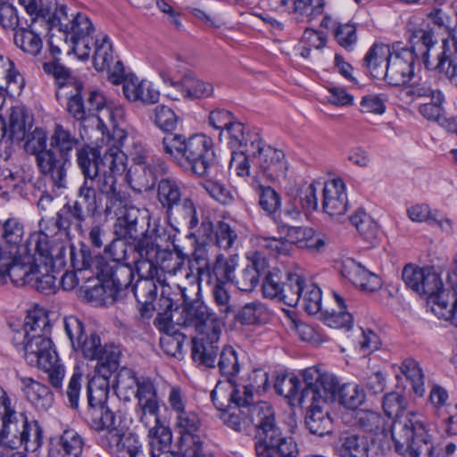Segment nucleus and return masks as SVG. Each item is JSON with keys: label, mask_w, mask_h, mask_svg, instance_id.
<instances>
[{"label": "nucleus", "mask_w": 457, "mask_h": 457, "mask_svg": "<svg viewBox=\"0 0 457 457\" xmlns=\"http://www.w3.org/2000/svg\"><path fill=\"white\" fill-rule=\"evenodd\" d=\"M134 168H132L133 181L138 187V191H148L155 185L157 178L168 170L166 163L160 159H154L140 150L132 154Z\"/></svg>", "instance_id": "ddd939ff"}, {"label": "nucleus", "mask_w": 457, "mask_h": 457, "mask_svg": "<svg viewBox=\"0 0 457 457\" xmlns=\"http://www.w3.org/2000/svg\"><path fill=\"white\" fill-rule=\"evenodd\" d=\"M221 411L220 419L223 423L229 428L241 433H250L248 416L245 413V403L242 404L237 403H228L223 406Z\"/></svg>", "instance_id": "a19ab883"}, {"label": "nucleus", "mask_w": 457, "mask_h": 457, "mask_svg": "<svg viewBox=\"0 0 457 457\" xmlns=\"http://www.w3.org/2000/svg\"><path fill=\"white\" fill-rule=\"evenodd\" d=\"M151 120L160 129L171 134L177 129L179 117L170 107L161 104L153 110Z\"/></svg>", "instance_id": "338daca9"}, {"label": "nucleus", "mask_w": 457, "mask_h": 457, "mask_svg": "<svg viewBox=\"0 0 457 457\" xmlns=\"http://www.w3.org/2000/svg\"><path fill=\"white\" fill-rule=\"evenodd\" d=\"M151 451L149 453L155 457L164 453L166 457L177 456L171 450L172 434L168 427L154 426L148 430Z\"/></svg>", "instance_id": "c03bdc74"}, {"label": "nucleus", "mask_w": 457, "mask_h": 457, "mask_svg": "<svg viewBox=\"0 0 457 457\" xmlns=\"http://www.w3.org/2000/svg\"><path fill=\"white\" fill-rule=\"evenodd\" d=\"M221 328H214L212 331L198 334L192 339V358L208 368L216 367V357L219 353V340Z\"/></svg>", "instance_id": "412c9836"}, {"label": "nucleus", "mask_w": 457, "mask_h": 457, "mask_svg": "<svg viewBox=\"0 0 457 457\" xmlns=\"http://www.w3.org/2000/svg\"><path fill=\"white\" fill-rule=\"evenodd\" d=\"M402 278L407 287L411 288L427 300L442 289L443 281L439 275L430 267L420 268L407 264L403 270Z\"/></svg>", "instance_id": "4468645a"}, {"label": "nucleus", "mask_w": 457, "mask_h": 457, "mask_svg": "<svg viewBox=\"0 0 457 457\" xmlns=\"http://www.w3.org/2000/svg\"><path fill=\"white\" fill-rule=\"evenodd\" d=\"M349 220L364 240L371 244L375 242L379 234L378 226L363 209H358Z\"/></svg>", "instance_id": "5fc2aeb1"}, {"label": "nucleus", "mask_w": 457, "mask_h": 457, "mask_svg": "<svg viewBox=\"0 0 457 457\" xmlns=\"http://www.w3.org/2000/svg\"><path fill=\"white\" fill-rule=\"evenodd\" d=\"M332 296L337 303L339 312H328L323 310L320 298L316 301V314L320 313V319L325 325L333 328H346L350 329L353 326V317L351 313L345 311L346 306L345 300L336 292H331Z\"/></svg>", "instance_id": "473e14b6"}, {"label": "nucleus", "mask_w": 457, "mask_h": 457, "mask_svg": "<svg viewBox=\"0 0 457 457\" xmlns=\"http://www.w3.org/2000/svg\"><path fill=\"white\" fill-rule=\"evenodd\" d=\"M158 264L147 261H134L139 279L134 286H131L130 292L133 293L137 303H145L148 300L155 299L157 287L154 278L157 274Z\"/></svg>", "instance_id": "4be33fe9"}, {"label": "nucleus", "mask_w": 457, "mask_h": 457, "mask_svg": "<svg viewBox=\"0 0 457 457\" xmlns=\"http://www.w3.org/2000/svg\"><path fill=\"white\" fill-rule=\"evenodd\" d=\"M49 151L43 154V163L49 164V180L58 189L67 187V164L71 153L79 140L62 125H56L50 137Z\"/></svg>", "instance_id": "39448f33"}, {"label": "nucleus", "mask_w": 457, "mask_h": 457, "mask_svg": "<svg viewBox=\"0 0 457 457\" xmlns=\"http://www.w3.org/2000/svg\"><path fill=\"white\" fill-rule=\"evenodd\" d=\"M427 307L439 320L457 328V296L444 286L427 300Z\"/></svg>", "instance_id": "cd10ccee"}, {"label": "nucleus", "mask_w": 457, "mask_h": 457, "mask_svg": "<svg viewBox=\"0 0 457 457\" xmlns=\"http://www.w3.org/2000/svg\"><path fill=\"white\" fill-rule=\"evenodd\" d=\"M179 322L184 327L194 328L198 334L207 333L214 328H221L216 314L211 312L199 298H195L192 303L184 306Z\"/></svg>", "instance_id": "f3484780"}, {"label": "nucleus", "mask_w": 457, "mask_h": 457, "mask_svg": "<svg viewBox=\"0 0 457 457\" xmlns=\"http://www.w3.org/2000/svg\"><path fill=\"white\" fill-rule=\"evenodd\" d=\"M73 202L79 205L86 218L87 216L95 217L100 212V210L104 212L103 199L93 187L92 180H83L78 189L77 199Z\"/></svg>", "instance_id": "f704fd0d"}, {"label": "nucleus", "mask_w": 457, "mask_h": 457, "mask_svg": "<svg viewBox=\"0 0 457 457\" xmlns=\"http://www.w3.org/2000/svg\"><path fill=\"white\" fill-rule=\"evenodd\" d=\"M127 134L123 129H114L113 138L119 145H112L104 154V165L96 177H93V187L100 197L104 199V214L110 215L125 208L127 205L126 193L118 188L116 176L126 169V154L120 149Z\"/></svg>", "instance_id": "7ed1b4c3"}, {"label": "nucleus", "mask_w": 457, "mask_h": 457, "mask_svg": "<svg viewBox=\"0 0 457 457\" xmlns=\"http://www.w3.org/2000/svg\"><path fill=\"white\" fill-rule=\"evenodd\" d=\"M169 223L175 230L192 229L198 224L196 208L189 197H184L179 203L165 211Z\"/></svg>", "instance_id": "c85d7f7f"}, {"label": "nucleus", "mask_w": 457, "mask_h": 457, "mask_svg": "<svg viewBox=\"0 0 457 457\" xmlns=\"http://www.w3.org/2000/svg\"><path fill=\"white\" fill-rule=\"evenodd\" d=\"M264 259L255 257L233 277V282L241 291L251 292L259 283V278L266 269Z\"/></svg>", "instance_id": "e433bc0d"}, {"label": "nucleus", "mask_w": 457, "mask_h": 457, "mask_svg": "<svg viewBox=\"0 0 457 457\" xmlns=\"http://www.w3.org/2000/svg\"><path fill=\"white\" fill-rule=\"evenodd\" d=\"M23 86V79L16 70L14 63L0 54V87L16 91Z\"/></svg>", "instance_id": "4d7b16f0"}, {"label": "nucleus", "mask_w": 457, "mask_h": 457, "mask_svg": "<svg viewBox=\"0 0 457 457\" xmlns=\"http://www.w3.org/2000/svg\"><path fill=\"white\" fill-rule=\"evenodd\" d=\"M268 383V373L262 369H256L248 374L242 390L235 385L230 392H227V385L219 381L211 393L212 401L217 409H222L228 403H249L253 401V393L266 390Z\"/></svg>", "instance_id": "0eeeda50"}, {"label": "nucleus", "mask_w": 457, "mask_h": 457, "mask_svg": "<svg viewBox=\"0 0 457 457\" xmlns=\"http://www.w3.org/2000/svg\"><path fill=\"white\" fill-rule=\"evenodd\" d=\"M341 386L336 375L316 365V402L332 403L337 399Z\"/></svg>", "instance_id": "58836bf2"}, {"label": "nucleus", "mask_w": 457, "mask_h": 457, "mask_svg": "<svg viewBox=\"0 0 457 457\" xmlns=\"http://www.w3.org/2000/svg\"><path fill=\"white\" fill-rule=\"evenodd\" d=\"M161 330H164V334L160 338V345L162 351L170 356L181 358L186 336L179 331L170 332L167 324L163 325Z\"/></svg>", "instance_id": "bf43d9fd"}, {"label": "nucleus", "mask_w": 457, "mask_h": 457, "mask_svg": "<svg viewBox=\"0 0 457 457\" xmlns=\"http://www.w3.org/2000/svg\"><path fill=\"white\" fill-rule=\"evenodd\" d=\"M166 230L163 227L154 224L152 230L143 234L142 237L134 243V251L137 253L135 260L147 261L150 262L159 263V257L162 255V260L166 256L171 257L170 253L161 250V242L165 240Z\"/></svg>", "instance_id": "6ab92c4d"}, {"label": "nucleus", "mask_w": 457, "mask_h": 457, "mask_svg": "<svg viewBox=\"0 0 457 457\" xmlns=\"http://www.w3.org/2000/svg\"><path fill=\"white\" fill-rule=\"evenodd\" d=\"M436 43L432 31L413 30L409 37L410 46L391 53L387 60L386 83L395 87L409 83L415 75V61L421 57L425 64L426 51L433 49Z\"/></svg>", "instance_id": "20e7f679"}, {"label": "nucleus", "mask_w": 457, "mask_h": 457, "mask_svg": "<svg viewBox=\"0 0 457 457\" xmlns=\"http://www.w3.org/2000/svg\"><path fill=\"white\" fill-rule=\"evenodd\" d=\"M86 219L78 204L68 202L57 212L54 226L58 230H68L73 224L80 228Z\"/></svg>", "instance_id": "603ef678"}, {"label": "nucleus", "mask_w": 457, "mask_h": 457, "mask_svg": "<svg viewBox=\"0 0 457 457\" xmlns=\"http://www.w3.org/2000/svg\"><path fill=\"white\" fill-rule=\"evenodd\" d=\"M77 165L84 177V180H92L106 165H104V155L99 150L89 145H83L77 150Z\"/></svg>", "instance_id": "72a5a7b5"}, {"label": "nucleus", "mask_w": 457, "mask_h": 457, "mask_svg": "<svg viewBox=\"0 0 457 457\" xmlns=\"http://www.w3.org/2000/svg\"><path fill=\"white\" fill-rule=\"evenodd\" d=\"M248 154L252 157V163L259 167L270 181L287 177L288 165L285 154L267 145L260 136H253L252 138Z\"/></svg>", "instance_id": "9d476101"}, {"label": "nucleus", "mask_w": 457, "mask_h": 457, "mask_svg": "<svg viewBox=\"0 0 457 457\" xmlns=\"http://www.w3.org/2000/svg\"><path fill=\"white\" fill-rule=\"evenodd\" d=\"M425 54L426 69L444 74L457 87V37H453L451 44L449 40H442L440 51L434 46L433 49L428 48Z\"/></svg>", "instance_id": "f8f14e48"}, {"label": "nucleus", "mask_w": 457, "mask_h": 457, "mask_svg": "<svg viewBox=\"0 0 457 457\" xmlns=\"http://www.w3.org/2000/svg\"><path fill=\"white\" fill-rule=\"evenodd\" d=\"M96 262L97 276L102 281L103 299L110 303L124 299L130 293L134 278L130 263L104 262L103 258Z\"/></svg>", "instance_id": "423d86ee"}, {"label": "nucleus", "mask_w": 457, "mask_h": 457, "mask_svg": "<svg viewBox=\"0 0 457 457\" xmlns=\"http://www.w3.org/2000/svg\"><path fill=\"white\" fill-rule=\"evenodd\" d=\"M255 452L257 457H297L299 453L293 437L285 435L279 428L259 439Z\"/></svg>", "instance_id": "a211bd4d"}, {"label": "nucleus", "mask_w": 457, "mask_h": 457, "mask_svg": "<svg viewBox=\"0 0 457 457\" xmlns=\"http://www.w3.org/2000/svg\"><path fill=\"white\" fill-rule=\"evenodd\" d=\"M341 273L345 278L363 291L374 292L382 286V280L377 274L369 271L353 259L343 262Z\"/></svg>", "instance_id": "a878e982"}, {"label": "nucleus", "mask_w": 457, "mask_h": 457, "mask_svg": "<svg viewBox=\"0 0 457 457\" xmlns=\"http://www.w3.org/2000/svg\"><path fill=\"white\" fill-rule=\"evenodd\" d=\"M24 358L32 367L49 368L54 361H57V353L53 348L51 338L30 339L23 345Z\"/></svg>", "instance_id": "393cba45"}, {"label": "nucleus", "mask_w": 457, "mask_h": 457, "mask_svg": "<svg viewBox=\"0 0 457 457\" xmlns=\"http://www.w3.org/2000/svg\"><path fill=\"white\" fill-rule=\"evenodd\" d=\"M248 154L252 157V163L259 167L270 181L287 177L288 165L285 154L267 145L260 136H253L252 138Z\"/></svg>", "instance_id": "1a4fd4ad"}, {"label": "nucleus", "mask_w": 457, "mask_h": 457, "mask_svg": "<svg viewBox=\"0 0 457 457\" xmlns=\"http://www.w3.org/2000/svg\"><path fill=\"white\" fill-rule=\"evenodd\" d=\"M13 40L18 47L32 56L37 55L43 47V42L39 35L25 28H20L14 32Z\"/></svg>", "instance_id": "052dcab7"}, {"label": "nucleus", "mask_w": 457, "mask_h": 457, "mask_svg": "<svg viewBox=\"0 0 457 457\" xmlns=\"http://www.w3.org/2000/svg\"><path fill=\"white\" fill-rule=\"evenodd\" d=\"M342 457H369V442L366 436L344 431L340 435Z\"/></svg>", "instance_id": "8fccbe9b"}, {"label": "nucleus", "mask_w": 457, "mask_h": 457, "mask_svg": "<svg viewBox=\"0 0 457 457\" xmlns=\"http://www.w3.org/2000/svg\"><path fill=\"white\" fill-rule=\"evenodd\" d=\"M356 424L362 430L370 433H385V419L380 413L370 410H361L355 415Z\"/></svg>", "instance_id": "0e129e2a"}, {"label": "nucleus", "mask_w": 457, "mask_h": 457, "mask_svg": "<svg viewBox=\"0 0 457 457\" xmlns=\"http://www.w3.org/2000/svg\"><path fill=\"white\" fill-rule=\"evenodd\" d=\"M278 299L288 306H295L303 301V309L310 314H314L312 294V291L303 295L304 279L298 274L285 272V279L281 287Z\"/></svg>", "instance_id": "aec40b11"}, {"label": "nucleus", "mask_w": 457, "mask_h": 457, "mask_svg": "<svg viewBox=\"0 0 457 457\" xmlns=\"http://www.w3.org/2000/svg\"><path fill=\"white\" fill-rule=\"evenodd\" d=\"M212 294L216 306L224 318L228 317V315L232 313H236V305L231 303V298L225 287V283L220 278L215 279Z\"/></svg>", "instance_id": "774afa93"}, {"label": "nucleus", "mask_w": 457, "mask_h": 457, "mask_svg": "<svg viewBox=\"0 0 457 457\" xmlns=\"http://www.w3.org/2000/svg\"><path fill=\"white\" fill-rule=\"evenodd\" d=\"M29 244L35 245L36 253L42 259L46 266L52 264L54 259H62L65 252L62 242L50 241L46 233L32 236Z\"/></svg>", "instance_id": "4c0bfd02"}, {"label": "nucleus", "mask_w": 457, "mask_h": 457, "mask_svg": "<svg viewBox=\"0 0 457 457\" xmlns=\"http://www.w3.org/2000/svg\"><path fill=\"white\" fill-rule=\"evenodd\" d=\"M84 439L74 429H65L59 436L57 443L52 445L48 452L49 457H79L84 449Z\"/></svg>", "instance_id": "2f4dec72"}, {"label": "nucleus", "mask_w": 457, "mask_h": 457, "mask_svg": "<svg viewBox=\"0 0 457 457\" xmlns=\"http://www.w3.org/2000/svg\"><path fill=\"white\" fill-rule=\"evenodd\" d=\"M322 196V204H332L339 205L340 208L348 205L345 185L340 178L325 182Z\"/></svg>", "instance_id": "13d9d810"}, {"label": "nucleus", "mask_w": 457, "mask_h": 457, "mask_svg": "<svg viewBox=\"0 0 457 457\" xmlns=\"http://www.w3.org/2000/svg\"><path fill=\"white\" fill-rule=\"evenodd\" d=\"M217 366L220 375L227 378L226 382L221 383L227 385V392L231 391L236 385L233 378L240 370L237 352L231 346L224 347L220 353Z\"/></svg>", "instance_id": "de8ad7c7"}, {"label": "nucleus", "mask_w": 457, "mask_h": 457, "mask_svg": "<svg viewBox=\"0 0 457 457\" xmlns=\"http://www.w3.org/2000/svg\"><path fill=\"white\" fill-rule=\"evenodd\" d=\"M401 370L411 382L413 393L418 396H423L425 393V378L419 362L414 359L407 358L403 361Z\"/></svg>", "instance_id": "e2e57ef3"}, {"label": "nucleus", "mask_w": 457, "mask_h": 457, "mask_svg": "<svg viewBox=\"0 0 457 457\" xmlns=\"http://www.w3.org/2000/svg\"><path fill=\"white\" fill-rule=\"evenodd\" d=\"M109 381L103 377H94L87 383V409H96L106 406L109 397Z\"/></svg>", "instance_id": "864d4df0"}, {"label": "nucleus", "mask_w": 457, "mask_h": 457, "mask_svg": "<svg viewBox=\"0 0 457 457\" xmlns=\"http://www.w3.org/2000/svg\"><path fill=\"white\" fill-rule=\"evenodd\" d=\"M163 152L185 170L199 177H207L215 167L216 158L212 139L204 134L186 137L181 134H168L162 140Z\"/></svg>", "instance_id": "f03ea898"}, {"label": "nucleus", "mask_w": 457, "mask_h": 457, "mask_svg": "<svg viewBox=\"0 0 457 457\" xmlns=\"http://www.w3.org/2000/svg\"><path fill=\"white\" fill-rule=\"evenodd\" d=\"M365 393L357 385L346 383L341 386L337 395L339 403L349 410H356L365 402Z\"/></svg>", "instance_id": "69168bd1"}, {"label": "nucleus", "mask_w": 457, "mask_h": 457, "mask_svg": "<svg viewBox=\"0 0 457 457\" xmlns=\"http://www.w3.org/2000/svg\"><path fill=\"white\" fill-rule=\"evenodd\" d=\"M382 407L389 419L395 452L405 457H432L434 445L422 420L414 412L403 415L407 400L397 392L383 397Z\"/></svg>", "instance_id": "f257e3e1"}, {"label": "nucleus", "mask_w": 457, "mask_h": 457, "mask_svg": "<svg viewBox=\"0 0 457 457\" xmlns=\"http://www.w3.org/2000/svg\"><path fill=\"white\" fill-rule=\"evenodd\" d=\"M150 227V214L147 209L135 206L126 208L123 215L114 224L118 237L133 239L135 243L147 232Z\"/></svg>", "instance_id": "dca6fc26"}, {"label": "nucleus", "mask_w": 457, "mask_h": 457, "mask_svg": "<svg viewBox=\"0 0 457 457\" xmlns=\"http://www.w3.org/2000/svg\"><path fill=\"white\" fill-rule=\"evenodd\" d=\"M179 86L181 87V95L185 98L209 97L213 93L212 84L191 76H185Z\"/></svg>", "instance_id": "680f3d73"}, {"label": "nucleus", "mask_w": 457, "mask_h": 457, "mask_svg": "<svg viewBox=\"0 0 457 457\" xmlns=\"http://www.w3.org/2000/svg\"><path fill=\"white\" fill-rule=\"evenodd\" d=\"M176 427L180 434L179 452L184 457L199 456L202 452V441L195 433L200 427V419L193 411L186 410L176 417Z\"/></svg>", "instance_id": "2eb2a0df"}, {"label": "nucleus", "mask_w": 457, "mask_h": 457, "mask_svg": "<svg viewBox=\"0 0 457 457\" xmlns=\"http://www.w3.org/2000/svg\"><path fill=\"white\" fill-rule=\"evenodd\" d=\"M124 96L130 102H139L145 105L156 104L159 101L160 93L153 84L145 79L140 80L135 75L124 79L122 86Z\"/></svg>", "instance_id": "c756f323"}, {"label": "nucleus", "mask_w": 457, "mask_h": 457, "mask_svg": "<svg viewBox=\"0 0 457 457\" xmlns=\"http://www.w3.org/2000/svg\"><path fill=\"white\" fill-rule=\"evenodd\" d=\"M233 314L242 325L264 324L270 317L268 308L260 302L248 303Z\"/></svg>", "instance_id": "3c124183"}, {"label": "nucleus", "mask_w": 457, "mask_h": 457, "mask_svg": "<svg viewBox=\"0 0 457 457\" xmlns=\"http://www.w3.org/2000/svg\"><path fill=\"white\" fill-rule=\"evenodd\" d=\"M86 415L91 428L98 432L104 430V428H112L118 421L116 413L108 405L96 409H87Z\"/></svg>", "instance_id": "6e6d98bb"}, {"label": "nucleus", "mask_w": 457, "mask_h": 457, "mask_svg": "<svg viewBox=\"0 0 457 457\" xmlns=\"http://www.w3.org/2000/svg\"><path fill=\"white\" fill-rule=\"evenodd\" d=\"M0 421L2 424L0 445L11 449H17L22 445L29 425L27 417L23 413H17L13 411L1 418Z\"/></svg>", "instance_id": "5701e85b"}, {"label": "nucleus", "mask_w": 457, "mask_h": 457, "mask_svg": "<svg viewBox=\"0 0 457 457\" xmlns=\"http://www.w3.org/2000/svg\"><path fill=\"white\" fill-rule=\"evenodd\" d=\"M245 409L249 428H254L260 439L266 437L270 431L278 428L276 424L274 411L267 402H257L255 403L250 402L245 403Z\"/></svg>", "instance_id": "b1692460"}, {"label": "nucleus", "mask_w": 457, "mask_h": 457, "mask_svg": "<svg viewBox=\"0 0 457 457\" xmlns=\"http://www.w3.org/2000/svg\"><path fill=\"white\" fill-rule=\"evenodd\" d=\"M23 330H25V337L27 341L30 339L50 338L51 325L48 316L41 311H34L29 312L24 320Z\"/></svg>", "instance_id": "a18cd8bd"}, {"label": "nucleus", "mask_w": 457, "mask_h": 457, "mask_svg": "<svg viewBox=\"0 0 457 457\" xmlns=\"http://www.w3.org/2000/svg\"><path fill=\"white\" fill-rule=\"evenodd\" d=\"M252 187L259 197V206L268 216L275 218L281 209V196L270 186H264L257 179L252 182Z\"/></svg>", "instance_id": "49530a36"}, {"label": "nucleus", "mask_w": 457, "mask_h": 457, "mask_svg": "<svg viewBox=\"0 0 457 457\" xmlns=\"http://www.w3.org/2000/svg\"><path fill=\"white\" fill-rule=\"evenodd\" d=\"M17 251H9V258L6 262H3V272H0V277H10L12 282L16 286L29 285L33 278L36 264L31 262L29 256H16Z\"/></svg>", "instance_id": "bb28decb"}, {"label": "nucleus", "mask_w": 457, "mask_h": 457, "mask_svg": "<svg viewBox=\"0 0 457 457\" xmlns=\"http://www.w3.org/2000/svg\"><path fill=\"white\" fill-rule=\"evenodd\" d=\"M21 389L25 398L39 411H46L54 403V395L50 389L28 377H20Z\"/></svg>", "instance_id": "7c9ffc66"}, {"label": "nucleus", "mask_w": 457, "mask_h": 457, "mask_svg": "<svg viewBox=\"0 0 457 457\" xmlns=\"http://www.w3.org/2000/svg\"><path fill=\"white\" fill-rule=\"evenodd\" d=\"M121 351L113 344L104 345L95 357L96 364L95 371L99 377L109 378L112 373L117 371L120 366Z\"/></svg>", "instance_id": "79ce46f5"}, {"label": "nucleus", "mask_w": 457, "mask_h": 457, "mask_svg": "<svg viewBox=\"0 0 457 457\" xmlns=\"http://www.w3.org/2000/svg\"><path fill=\"white\" fill-rule=\"evenodd\" d=\"M47 135L43 129L36 128L30 134L28 135V139L25 143V149L28 153L36 156L37 165L42 175L49 179V170L46 163H43V154L46 151H49L47 147Z\"/></svg>", "instance_id": "37998d69"}, {"label": "nucleus", "mask_w": 457, "mask_h": 457, "mask_svg": "<svg viewBox=\"0 0 457 457\" xmlns=\"http://www.w3.org/2000/svg\"><path fill=\"white\" fill-rule=\"evenodd\" d=\"M75 94L69 97L67 111L77 120H85L96 117L99 122L109 118L113 121V112L105 105V98L97 91H90L86 99L83 98V84L74 80Z\"/></svg>", "instance_id": "6e6552de"}, {"label": "nucleus", "mask_w": 457, "mask_h": 457, "mask_svg": "<svg viewBox=\"0 0 457 457\" xmlns=\"http://www.w3.org/2000/svg\"><path fill=\"white\" fill-rule=\"evenodd\" d=\"M390 54L388 46L374 44L363 58V66L373 78L385 79Z\"/></svg>", "instance_id": "c9c22d12"}, {"label": "nucleus", "mask_w": 457, "mask_h": 457, "mask_svg": "<svg viewBox=\"0 0 457 457\" xmlns=\"http://www.w3.org/2000/svg\"><path fill=\"white\" fill-rule=\"evenodd\" d=\"M182 184L170 177L161 179L157 184V199L166 211L183 199Z\"/></svg>", "instance_id": "09e8293b"}, {"label": "nucleus", "mask_w": 457, "mask_h": 457, "mask_svg": "<svg viewBox=\"0 0 457 457\" xmlns=\"http://www.w3.org/2000/svg\"><path fill=\"white\" fill-rule=\"evenodd\" d=\"M100 432H104L99 439L101 446L107 450L116 449L119 454L118 457H123L129 452L127 448L129 442L135 441V443H137L139 441L138 436L135 434L122 433L121 429L118 428L117 424Z\"/></svg>", "instance_id": "ea45409f"}, {"label": "nucleus", "mask_w": 457, "mask_h": 457, "mask_svg": "<svg viewBox=\"0 0 457 457\" xmlns=\"http://www.w3.org/2000/svg\"><path fill=\"white\" fill-rule=\"evenodd\" d=\"M248 154L252 157V163L259 167L270 181L287 177L288 165L285 154L267 145L260 136H253L252 138Z\"/></svg>", "instance_id": "9b49d317"}]
</instances>
